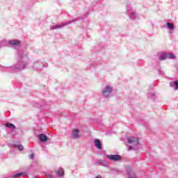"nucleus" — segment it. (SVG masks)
Returning a JSON list of instances; mask_svg holds the SVG:
<instances>
[{
	"label": "nucleus",
	"mask_w": 178,
	"mask_h": 178,
	"mask_svg": "<svg viewBox=\"0 0 178 178\" xmlns=\"http://www.w3.org/2000/svg\"><path fill=\"white\" fill-rule=\"evenodd\" d=\"M95 178H102V177H101V175H97Z\"/></svg>",
	"instance_id": "26"
},
{
	"label": "nucleus",
	"mask_w": 178,
	"mask_h": 178,
	"mask_svg": "<svg viewBox=\"0 0 178 178\" xmlns=\"http://www.w3.org/2000/svg\"><path fill=\"white\" fill-rule=\"evenodd\" d=\"M94 145L97 149H102V143H101V140L99 139H95Z\"/></svg>",
	"instance_id": "9"
},
{
	"label": "nucleus",
	"mask_w": 178,
	"mask_h": 178,
	"mask_svg": "<svg viewBox=\"0 0 178 178\" xmlns=\"http://www.w3.org/2000/svg\"><path fill=\"white\" fill-rule=\"evenodd\" d=\"M112 87L107 86L104 88V89L102 90V95L104 97V98H109V96L111 94H112Z\"/></svg>",
	"instance_id": "3"
},
{
	"label": "nucleus",
	"mask_w": 178,
	"mask_h": 178,
	"mask_svg": "<svg viewBox=\"0 0 178 178\" xmlns=\"http://www.w3.org/2000/svg\"><path fill=\"white\" fill-rule=\"evenodd\" d=\"M72 138L74 139L80 138V135H79V129H75L72 132Z\"/></svg>",
	"instance_id": "11"
},
{
	"label": "nucleus",
	"mask_w": 178,
	"mask_h": 178,
	"mask_svg": "<svg viewBox=\"0 0 178 178\" xmlns=\"http://www.w3.org/2000/svg\"><path fill=\"white\" fill-rule=\"evenodd\" d=\"M79 20H80V18H75L71 21L63 22L61 24L53 26L51 27V30H56L58 29H62V27H65V26H69V24H72V23H74V22H79Z\"/></svg>",
	"instance_id": "2"
},
{
	"label": "nucleus",
	"mask_w": 178,
	"mask_h": 178,
	"mask_svg": "<svg viewBox=\"0 0 178 178\" xmlns=\"http://www.w3.org/2000/svg\"><path fill=\"white\" fill-rule=\"evenodd\" d=\"M134 149L133 146H131V145L129 146V148H128L129 151H131V149Z\"/></svg>",
	"instance_id": "24"
},
{
	"label": "nucleus",
	"mask_w": 178,
	"mask_h": 178,
	"mask_svg": "<svg viewBox=\"0 0 178 178\" xmlns=\"http://www.w3.org/2000/svg\"><path fill=\"white\" fill-rule=\"evenodd\" d=\"M149 99H155V93H152L150 96L149 97Z\"/></svg>",
	"instance_id": "23"
},
{
	"label": "nucleus",
	"mask_w": 178,
	"mask_h": 178,
	"mask_svg": "<svg viewBox=\"0 0 178 178\" xmlns=\"http://www.w3.org/2000/svg\"><path fill=\"white\" fill-rule=\"evenodd\" d=\"M106 158L110 161L118 162V161H122V156L119 154H107Z\"/></svg>",
	"instance_id": "5"
},
{
	"label": "nucleus",
	"mask_w": 178,
	"mask_h": 178,
	"mask_svg": "<svg viewBox=\"0 0 178 178\" xmlns=\"http://www.w3.org/2000/svg\"><path fill=\"white\" fill-rule=\"evenodd\" d=\"M13 147L17 148L19 151H23V149H24V147H23V145H14Z\"/></svg>",
	"instance_id": "21"
},
{
	"label": "nucleus",
	"mask_w": 178,
	"mask_h": 178,
	"mask_svg": "<svg viewBox=\"0 0 178 178\" xmlns=\"http://www.w3.org/2000/svg\"><path fill=\"white\" fill-rule=\"evenodd\" d=\"M168 59V53H161L160 55V60H165Z\"/></svg>",
	"instance_id": "16"
},
{
	"label": "nucleus",
	"mask_w": 178,
	"mask_h": 178,
	"mask_svg": "<svg viewBox=\"0 0 178 178\" xmlns=\"http://www.w3.org/2000/svg\"><path fill=\"white\" fill-rule=\"evenodd\" d=\"M132 10H133V8H131V4L128 3L127 5V15H129V13H131V12H133Z\"/></svg>",
	"instance_id": "18"
},
{
	"label": "nucleus",
	"mask_w": 178,
	"mask_h": 178,
	"mask_svg": "<svg viewBox=\"0 0 178 178\" xmlns=\"http://www.w3.org/2000/svg\"><path fill=\"white\" fill-rule=\"evenodd\" d=\"M30 159H34V154L30 155Z\"/></svg>",
	"instance_id": "25"
},
{
	"label": "nucleus",
	"mask_w": 178,
	"mask_h": 178,
	"mask_svg": "<svg viewBox=\"0 0 178 178\" xmlns=\"http://www.w3.org/2000/svg\"><path fill=\"white\" fill-rule=\"evenodd\" d=\"M56 174L57 175L58 177H63L65 175V171H63V168H60L56 171Z\"/></svg>",
	"instance_id": "12"
},
{
	"label": "nucleus",
	"mask_w": 178,
	"mask_h": 178,
	"mask_svg": "<svg viewBox=\"0 0 178 178\" xmlns=\"http://www.w3.org/2000/svg\"><path fill=\"white\" fill-rule=\"evenodd\" d=\"M167 29L169 30H175V24L170 23V22H167Z\"/></svg>",
	"instance_id": "17"
},
{
	"label": "nucleus",
	"mask_w": 178,
	"mask_h": 178,
	"mask_svg": "<svg viewBox=\"0 0 178 178\" xmlns=\"http://www.w3.org/2000/svg\"><path fill=\"white\" fill-rule=\"evenodd\" d=\"M6 45H8V41L6 40L0 41V48H2V47H6Z\"/></svg>",
	"instance_id": "20"
},
{
	"label": "nucleus",
	"mask_w": 178,
	"mask_h": 178,
	"mask_svg": "<svg viewBox=\"0 0 178 178\" xmlns=\"http://www.w3.org/2000/svg\"><path fill=\"white\" fill-rule=\"evenodd\" d=\"M17 65H12L10 67L2 66L1 67V70L2 72H6L7 73H15V72H20L26 69V66L30 63V60H29L27 55L22 50L17 51Z\"/></svg>",
	"instance_id": "1"
},
{
	"label": "nucleus",
	"mask_w": 178,
	"mask_h": 178,
	"mask_svg": "<svg viewBox=\"0 0 178 178\" xmlns=\"http://www.w3.org/2000/svg\"><path fill=\"white\" fill-rule=\"evenodd\" d=\"M6 127H8V129H16V127L15 124L12 123H7L5 124Z\"/></svg>",
	"instance_id": "19"
},
{
	"label": "nucleus",
	"mask_w": 178,
	"mask_h": 178,
	"mask_svg": "<svg viewBox=\"0 0 178 178\" xmlns=\"http://www.w3.org/2000/svg\"><path fill=\"white\" fill-rule=\"evenodd\" d=\"M24 176V172H18L10 176V178H17V177H23Z\"/></svg>",
	"instance_id": "15"
},
{
	"label": "nucleus",
	"mask_w": 178,
	"mask_h": 178,
	"mask_svg": "<svg viewBox=\"0 0 178 178\" xmlns=\"http://www.w3.org/2000/svg\"><path fill=\"white\" fill-rule=\"evenodd\" d=\"M8 44L9 47H11L13 48H16L17 47H19L20 45V40H11L8 41Z\"/></svg>",
	"instance_id": "6"
},
{
	"label": "nucleus",
	"mask_w": 178,
	"mask_h": 178,
	"mask_svg": "<svg viewBox=\"0 0 178 178\" xmlns=\"http://www.w3.org/2000/svg\"><path fill=\"white\" fill-rule=\"evenodd\" d=\"M168 59H175L176 58V56L173 54H169L168 53Z\"/></svg>",
	"instance_id": "22"
},
{
	"label": "nucleus",
	"mask_w": 178,
	"mask_h": 178,
	"mask_svg": "<svg viewBox=\"0 0 178 178\" xmlns=\"http://www.w3.org/2000/svg\"><path fill=\"white\" fill-rule=\"evenodd\" d=\"M127 173L128 175V178H138L136 176V172L131 170L130 166L126 167Z\"/></svg>",
	"instance_id": "8"
},
{
	"label": "nucleus",
	"mask_w": 178,
	"mask_h": 178,
	"mask_svg": "<svg viewBox=\"0 0 178 178\" xmlns=\"http://www.w3.org/2000/svg\"><path fill=\"white\" fill-rule=\"evenodd\" d=\"M128 144H132L133 145L137 146L140 144L138 138L134 136H129L127 138Z\"/></svg>",
	"instance_id": "4"
},
{
	"label": "nucleus",
	"mask_w": 178,
	"mask_h": 178,
	"mask_svg": "<svg viewBox=\"0 0 178 178\" xmlns=\"http://www.w3.org/2000/svg\"><path fill=\"white\" fill-rule=\"evenodd\" d=\"M38 138L41 143H47L48 141V136L44 134H40Z\"/></svg>",
	"instance_id": "10"
},
{
	"label": "nucleus",
	"mask_w": 178,
	"mask_h": 178,
	"mask_svg": "<svg viewBox=\"0 0 178 178\" xmlns=\"http://www.w3.org/2000/svg\"><path fill=\"white\" fill-rule=\"evenodd\" d=\"M94 165L95 166H104V168H108V162L102 159L96 160Z\"/></svg>",
	"instance_id": "7"
},
{
	"label": "nucleus",
	"mask_w": 178,
	"mask_h": 178,
	"mask_svg": "<svg viewBox=\"0 0 178 178\" xmlns=\"http://www.w3.org/2000/svg\"><path fill=\"white\" fill-rule=\"evenodd\" d=\"M170 87H174V89L175 90H178V81H170Z\"/></svg>",
	"instance_id": "13"
},
{
	"label": "nucleus",
	"mask_w": 178,
	"mask_h": 178,
	"mask_svg": "<svg viewBox=\"0 0 178 178\" xmlns=\"http://www.w3.org/2000/svg\"><path fill=\"white\" fill-rule=\"evenodd\" d=\"M128 16L131 20H136V17H137V13L132 11L128 14Z\"/></svg>",
	"instance_id": "14"
}]
</instances>
